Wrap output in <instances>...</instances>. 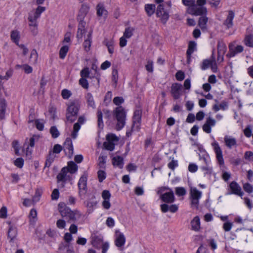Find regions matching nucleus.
<instances>
[{
	"instance_id": "a211bd4d",
	"label": "nucleus",
	"mask_w": 253,
	"mask_h": 253,
	"mask_svg": "<svg viewBox=\"0 0 253 253\" xmlns=\"http://www.w3.org/2000/svg\"><path fill=\"white\" fill-rule=\"evenodd\" d=\"M84 118L83 117H80L78 119V122L75 123L73 127V131L72 133V136L73 138H76L77 136L78 131L81 128V125L84 124Z\"/></svg>"
},
{
	"instance_id": "e2e57ef3",
	"label": "nucleus",
	"mask_w": 253,
	"mask_h": 253,
	"mask_svg": "<svg viewBox=\"0 0 253 253\" xmlns=\"http://www.w3.org/2000/svg\"><path fill=\"white\" fill-rule=\"evenodd\" d=\"M175 78L177 80L181 81L184 80L185 78L184 73L181 71H179L176 73Z\"/></svg>"
},
{
	"instance_id": "aec40b11",
	"label": "nucleus",
	"mask_w": 253,
	"mask_h": 253,
	"mask_svg": "<svg viewBox=\"0 0 253 253\" xmlns=\"http://www.w3.org/2000/svg\"><path fill=\"white\" fill-rule=\"evenodd\" d=\"M58 210L61 215L63 217L67 218L70 213L71 210L67 207L63 203H60L58 204Z\"/></svg>"
},
{
	"instance_id": "39448f33",
	"label": "nucleus",
	"mask_w": 253,
	"mask_h": 253,
	"mask_svg": "<svg viewBox=\"0 0 253 253\" xmlns=\"http://www.w3.org/2000/svg\"><path fill=\"white\" fill-rule=\"evenodd\" d=\"M118 140V138L115 134H108L106 135V140L103 143V146L107 150L113 151Z\"/></svg>"
},
{
	"instance_id": "c9c22d12",
	"label": "nucleus",
	"mask_w": 253,
	"mask_h": 253,
	"mask_svg": "<svg viewBox=\"0 0 253 253\" xmlns=\"http://www.w3.org/2000/svg\"><path fill=\"white\" fill-rule=\"evenodd\" d=\"M17 236V229L15 227L10 225L8 231V237L12 242Z\"/></svg>"
},
{
	"instance_id": "3c124183",
	"label": "nucleus",
	"mask_w": 253,
	"mask_h": 253,
	"mask_svg": "<svg viewBox=\"0 0 253 253\" xmlns=\"http://www.w3.org/2000/svg\"><path fill=\"white\" fill-rule=\"evenodd\" d=\"M186 190L183 187H176L175 193L178 196H182L186 194Z\"/></svg>"
},
{
	"instance_id": "680f3d73",
	"label": "nucleus",
	"mask_w": 253,
	"mask_h": 253,
	"mask_svg": "<svg viewBox=\"0 0 253 253\" xmlns=\"http://www.w3.org/2000/svg\"><path fill=\"white\" fill-rule=\"evenodd\" d=\"M84 33V27H79L77 34V38L79 39H82L83 35Z\"/></svg>"
},
{
	"instance_id": "69168bd1",
	"label": "nucleus",
	"mask_w": 253,
	"mask_h": 253,
	"mask_svg": "<svg viewBox=\"0 0 253 253\" xmlns=\"http://www.w3.org/2000/svg\"><path fill=\"white\" fill-rule=\"evenodd\" d=\"M0 217L6 218L7 217V208L5 207H2L0 210Z\"/></svg>"
},
{
	"instance_id": "9d476101",
	"label": "nucleus",
	"mask_w": 253,
	"mask_h": 253,
	"mask_svg": "<svg viewBox=\"0 0 253 253\" xmlns=\"http://www.w3.org/2000/svg\"><path fill=\"white\" fill-rule=\"evenodd\" d=\"M68 170L67 167L63 168L60 172L57 175V182H62V187L64 186V183L71 179L70 175H68Z\"/></svg>"
},
{
	"instance_id": "09e8293b",
	"label": "nucleus",
	"mask_w": 253,
	"mask_h": 253,
	"mask_svg": "<svg viewBox=\"0 0 253 253\" xmlns=\"http://www.w3.org/2000/svg\"><path fill=\"white\" fill-rule=\"evenodd\" d=\"M213 62V61L210 60H204L202 64L201 65V68L202 70H204L207 69H208L211 65V64Z\"/></svg>"
},
{
	"instance_id": "393cba45",
	"label": "nucleus",
	"mask_w": 253,
	"mask_h": 253,
	"mask_svg": "<svg viewBox=\"0 0 253 253\" xmlns=\"http://www.w3.org/2000/svg\"><path fill=\"white\" fill-rule=\"evenodd\" d=\"M224 140L225 145L230 149L237 145L236 139L234 137L226 135L224 137Z\"/></svg>"
},
{
	"instance_id": "f257e3e1",
	"label": "nucleus",
	"mask_w": 253,
	"mask_h": 253,
	"mask_svg": "<svg viewBox=\"0 0 253 253\" xmlns=\"http://www.w3.org/2000/svg\"><path fill=\"white\" fill-rule=\"evenodd\" d=\"M80 107V102L78 100H74L70 103L66 113V119L68 121L72 123L76 120Z\"/></svg>"
},
{
	"instance_id": "72a5a7b5",
	"label": "nucleus",
	"mask_w": 253,
	"mask_h": 253,
	"mask_svg": "<svg viewBox=\"0 0 253 253\" xmlns=\"http://www.w3.org/2000/svg\"><path fill=\"white\" fill-rule=\"evenodd\" d=\"M85 98L86 100L88 106L92 108H95V104L93 99V97L91 93L89 92L87 93L85 95Z\"/></svg>"
},
{
	"instance_id": "8fccbe9b",
	"label": "nucleus",
	"mask_w": 253,
	"mask_h": 253,
	"mask_svg": "<svg viewBox=\"0 0 253 253\" xmlns=\"http://www.w3.org/2000/svg\"><path fill=\"white\" fill-rule=\"evenodd\" d=\"M244 190L248 193H251L253 192V186L249 183H246L243 186Z\"/></svg>"
},
{
	"instance_id": "5fc2aeb1",
	"label": "nucleus",
	"mask_w": 253,
	"mask_h": 253,
	"mask_svg": "<svg viewBox=\"0 0 253 253\" xmlns=\"http://www.w3.org/2000/svg\"><path fill=\"white\" fill-rule=\"evenodd\" d=\"M38 24H36L35 25L32 23H29V26L30 27L31 32L34 36L38 34Z\"/></svg>"
},
{
	"instance_id": "5701e85b",
	"label": "nucleus",
	"mask_w": 253,
	"mask_h": 253,
	"mask_svg": "<svg viewBox=\"0 0 253 253\" xmlns=\"http://www.w3.org/2000/svg\"><path fill=\"white\" fill-rule=\"evenodd\" d=\"M235 16L234 12L230 10L228 12V14L227 16L226 19L224 22V25L226 26L227 28H230L233 26V19Z\"/></svg>"
},
{
	"instance_id": "052dcab7",
	"label": "nucleus",
	"mask_w": 253,
	"mask_h": 253,
	"mask_svg": "<svg viewBox=\"0 0 253 253\" xmlns=\"http://www.w3.org/2000/svg\"><path fill=\"white\" fill-rule=\"evenodd\" d=\"M245 135L247 137H250L252 135V128L250 126H248L244 130Z\"/></svg>"
},
{
	"instance_id": "a18cd8bd",
	"label": "nucleus",
	"mask_w": 253,
	"mask_h": 253,
	"mask_svg": "<svg viewBox=\"0 0 253 253\" xmlns=\"http://www.w3.org/2000/svg\"><path fill=\"white\" fill-rule=\"evenodd\" d=\"M133 31V29L132 28L127 27L126 28L123 37L127 39L130 38L132 35Z\"/></svg>"
},
{
	"instance_id": "2f4dec72",
	"label": "nucleus",
	"mask_w": 253,
	"mask_h": 253,
	"mask_svg": "<svg viewBox=\"0 0 253 253\" xmlns=\"http://www.w3.org/2000/svg\"><path fill=\"white\" fill-rule=\"evenodd\" d=\"M103 43L107 46L109 53L113 54L114 52V41L113 40L105 39Z\"/></svg>"
},
{
	"instance_id": "4d7b16f0",
	"label": "nucleus",
	"mask_w": 253,
	"mask_h": 253,
	"mask_svg": "<svg viewBox=\"0 0 253 253\" xmlns=\"http://www.w3.org/2000/svg\"><path fill=\"white\" fill-rule=\"evenodd\" d=\"M79 84L84 88L87 89L88 83L86 78H81L79 80Z\"/></svg>"
},
{
	"instance_id": "6e6d98bb",
	"label": "nucleus",
	"mask_w": 253,
	"mask_h": 253,
	"mask_svg": "<svg viewBox=\"0 0 253 253\" xmlns=\"http://www.w3.org/2000/svg\"><path fill=\"white\" fill-rule=\"evenodd\" d=\"M98 178L100 182H102L106 178V173L104 171L99 170L97 172Z\"/></svg>"
},
{
	"instance_id": "864d4df0",
	"label": "nucleus",
	"mask_w": 253,
	"mask_h": 253,
	"mask_svg": "<svg viewBox=\"0 0 253 253\" xmlns=\"http://www.w3.org/2000/svg\"><path fill=\"white\" fill-rule=\"evenodd\" d=\"M62 150V146L59 144H55L52 151H49V152H52L53 154H59Z\"/></svg>"
},
{
	"instance_id": "7ed1b4c3",
	"label": "nucleus",
	"mask_w": 253,
	"mask_h": 253,
	"mask_svg": "<svg viewBox=\"0 0 253 253\" xmlns=\"http://www.w3.org/2000/svg\"><path fill=\"white\" fill-rule=\"evenodd\" d=\"M45 10V7L39 6L36 9L30 11L28 17L29 23H32L35 25L36 24H38V19L40 17L41 14Z\"/></svg>"
},
{
	"instance_id": "ddd939ff",
	"label": "nucleus",
	"mask_w": 253,
	"mask_h": 253,
	"mask_svg": "<svg viewBox=\"0 0 253 253\" xmlns=\"http://www.w3.org/2000/svg\"><path fill=\"white\" fill-rule=\"evenodd\" d=\"M103 201L102 202V206L104 209L108 210L110 208L111 203L110 202V199L111 197V194L108 190H103L101 194Z\"/></svg>"
},
{
	"instance_id": "7c9ffc66",
	"label": "nucleus",
	"mask_w": 253,
	"mask_h": 253,
	"mask_svg": "<svg viewBox=\"0 0 253 253\" xmlns=\"http://www.w3.org/2000/svg\"><path fill=\"white\" fill-rule=\"evenodd\" d=\"M55 157V155L53 154L52 152H49L46 158L44 169L49 168L54 162Z\"/></svg>"
},
{
	"instance_id": "79ce46f5",
	"label": "nucleus",
	"mask_w": 253,
	"mask_h": 253,
	"mask_svg": "<svg viewBox=\"0 0 253 253\" xmlns=\"http://www.w3.org/2000/svg\"><path fill=\"white\" fill-rule=\"evenodd\" d=\"M245 44L249 47H253V35H250L246 37Z\"/></svg>"
},
{
	"instance_id": "423d86ee",
	"label": "nucleus",
	"mask_w": 253,
	"mask_h": 253,
	"mask_svg": "<svg viewBox=\"0 0 253 253\" xmlns=\"http://www.w3.org/2000/svg\"><path fill=\"white\" fill-rule=\"evenodd\" d=\"M87 176L82 175L78 182L79 194L81 197H84L87 192Z\"/></svg>"
},
{
	"instance_id": "58836bf2",
	"label": "nucleus",
	"mask_w": 253,
	"mask_h": 253,
	"mask_svg": "<svg viewBox=\"0 0 253 253\" xmlns=\"http://www.w3.org/2000/svg\"><path fill=\"white\" fill-rule=\"evenodd\" d=\"M67 168L68 172L70 173H75L78 170L77 165L73 161L68 162Z\"/></svg>"
},
{
	"instance_id": "6e6552de",
	"label": "nucleus",
	"mask_w": 253,
	"mask_h": 253,
	"mask_svg": "<svg viewBox=\"0 0 253 253\" xmlns=\"http://www.w3.org/2000/svg\"><path fill=\"white\" fill-rule=\"evenodd\" d=\"M214 151L216 154L217 161L220 166H224V162L223 158L222 150L218 143L214 141L211 143Z\"/></svg>"
},
{
	"instance_id": "dca6fc26",
	"label": "nucleus",
	"mask_w": 253,
	"mask_h": 253,
	"mask_svg": "<svg viewBox=\"0 0 253 253\" xmlns=\"http://www.w3.org/2000/svg\"><path fill=\"white\" fill-rule=\"evenodd\" d=\"M230 188L232 191L230 194H234L242 197L244 195V192L242 191V189L240 186L235 181H232L230 184Z\"/></svg>"
},
{
	"instance_id": "4be33fe9",
	"label": "nucleus",
	"mask_w": 253,
	"mask_h": 253,
	"mask_svg": "<svg viewBox=\"0 0 253 253\" xmlns=\"http://www.w3.org/2000/svg\"><path fill=\"white\" fill-rule=\"evenodd\" d=\"M96 14L98 17L105 18L108 14L107 10L105 8L103 4L98 3L96 7Z\"/></svg>"
},
{
	"instance_id": "9b49d317",
	"label": "nucleus",
	"mask_w": 253,
	"mask_h": 253,
	"mask_svg": "<svg viewBox=\"0 0 253 253\" xmlns=\"http://www.w3.org/2000/svg\"><path fill=\"white\" fill-rule=\"evenodd\" d=\"M182 86L180 84L174 83L171 86L170 92L174 99H177L180 98L182 94Z\"/></svg>"
},
{
	"instance_id": "412c9836",
	"label": "nucleus",
	"mask_w": 253,
	"mask_h": 253,
	"mask_svg": "<svg viewBox=\"0 0 253 253\" xmlns=\"http://www.w3.org/2000/svg\"><path fill=\"white\" fill-rule=\"evenodd\" d=\"M191 230L198 232L201 229L200 218L198 216H195L190 222Z\"/></svg>"
},
{
	"instance_id": "603ef678",
	"label": "nucleus",
	"mask_w": 253,
	"mask_h": 253,
	"mask_svg": "<svg viewBox=\"0 0 253 253\" xmlns=\"http://www.w3.org/2000/svg\"><path fill=\"white\" fill-rule=\"evenodd\" d=\"M50 132L52 136L55 138L59 136V132L55 126H52L50 129Z\"/></svg>"
},
{
	"instance_id": "a19ab883",
	"label": "nucleus",
	"mask_w": 253,
	"mask_h": 253,
	"mask_svg": "<svg viewBox=\"0 0 253 253\" xmlns=\"http://www.w3.org/2000/svg\"><path fill=\"white\" fill-rule=\"evenodd\" d=\"M89 7L86 4H83L80 10V16L84 17L88 12Z\"/></svg>"
},
{
	"instance_id": "20e7f679",
	"label": "nucleus",
	"mask_w": 253,
	"mask_h": 253,
	"mask_svg": "<svg viewBox=\"0 0 253 253\" xmlns=\"http://www.w3.org/2000/svg\"><path fill=\"white\" fill-rule=\"evenodd\" d=\"M202 192L196 188H191L190 192V198L191 207L198 208L199 199L201 198Z\"/></svg>"
},
{
	"instance_id": "b1692460",
	"label": "nucleus",
	"mask_w": 253,
	"mask_h": 253,
	"mask_svg": "<svg viewBox=\"0 0 253 253\" xmlns=\"http://www.w3.org/2000/svg\"><path fill=\"white\" fill-rule=\"evenodd\" d=\"M196 45L195 42L191 41L189 42L188 49L186 52L188 62L190 61L191 54L196 50Z\"/></svg>"
},
{
	"instance_id": "37998d69",
	"label": "nucleus",
	"mask_w": 253,
	"mask_h": 253,
	"mask_svg": "<svg viewBox=\"0 0 253 253\" xmlns=\"http://www.w3.org/2000/svg\"><path fill=\"white\" fill-rule=\"evenodd\" d=\"M69 47L67 45L62 46L59 51V56L61 59H64L68 52Z\"/></svg>"
},
{
	"instance_id": "0e129e2a",
	"label": "nucleus",
	"mask_w": 253,
	"mask_h": 253,
	"mask_svg": "<svg viewBox=\"0 0 253 253\" xmlns=\"http://www.w3.org/2000/svg\"><path fill=\"white\" fill-rule=\"evenodd\" d=\"M146 69L148 72H153V62L152 61L149 60L147 61V63L145 66Z\"/></svg>"
},
{
	"instance_id": "f03ea898",
	"label": "nucleus",
	"mask_w": 253,
	"mask_h": 253,
	"mask_svg": "<svg viewBox=\"0 0 253 253\" xmlns=\"http://www.w3.org/2000/svg\"><path fill=\"white\" fill-rule=\"evenodd\" d=\"M114 115L117 121L116 129L119 130L125 126L126 117V112L122 106H119L116 108Z\"/></svg>"
},
{
	"instance_id": "cd10ccee",
	"label": "nucleus",
	"mask_w": 253,
	"mask_h": 253,
	"mask_svg": "<svg viewBox=\"0 0 253 253\" xmlns=\"http://www.w3.org/2000/svg\"><path fill=\"white\" fill-rule=\"evenodd\" d=\"M112 164L115 167L122 169L124 167V159L121 156H116L112 159Z\"/></svg>"
},
{
	"instance_id": "f8f14e48",
	"label": "nucleus",
	"mask_w": 253,
	"mask_h": 253,
	"mask_svg": "<svg viewBox=\"0 0 253 253\" xmlns=\"http://www.w3.org/2000/svg\"><path fill=\"white\" fill-rule=\"evenodd\" d=\"M229 49L227 56L230 58L235 56L238 53L242 52L244 50V47L240 45L235 46L234 43H230L229 45Z\"/></svg>"
},
{
	"instance_id": "c85d7f7f",
	"label": "nucleus",
	"mask_w": 253,
	"mask_h": 253,
	"mask_svg": "<svg viewBox=\"0 0 253 253\" xmlns=\"http://www.w3.org/2000/svg\"><path fill=\"white\" fill-rule=\"evenodd\" d=\"M6 108V102L4 99L0 100V119L3 120L5 118V113Z\"/></svg>"
},
{
	"instance_id": "ea45409f",
	"label": "nucleus",
	"mask_w": 253,
	"mask_h": 253,
	"mask_svg": "<svg viewBox=\"0 0 253 253\" xmlns=\"http://www.w3.org/2000/svg\"><path fill=\"white\" fill-rule=\"evenodd\" d=\"M208 19L206 16H201L198 22V25L202 29H206Z\"/></svg>"
},
{
	"instance_id": "1a4fd4ad",
	"label": "nucleus",
	"mask_w": 253,
	"mask_h": 253,
	"mask_svg": "<svg viewBox=\"0 0 253 253\" xmlns=\"http://www.w3.org/2000/svg\"><path fill=\"white\" fill-rule=\"evenodd\" d=\"M156 15L158 17L160 18L161 21L163 24L166 23L169 18L168 12L164 9L163 5L161 4L157 8Z\"/></svg>"
},
{
	"instance_id": "f704fd0d",
	"label": "nucleus",
	"mask_w": 253,
	"mask_h": 253,
	"mask_svg": "<svg viewBox=\"0 0 253 253\" xmlns=\"http://www.w3.org/2000/svg\"><path fill=\"white\" fill-rule=\"evenodd\" d=\"M226 50L225 43L222 41H219L217 43V54H224Z\"/></svg>"
},
{
	"instance_id": "49530a36",
	"label": "nucleus",
	"mask_w": 253,
	"mask_h": 253,
	"mask_svg": "<svg viewBox=\"0 0 253 253\" xmlns=\"http://www.w3.org/2000/svg\"><path fill=\"white\" fill-rule=\"evenodd\" d=\"M107 156H100L98 158V166L100 168H104L106 161Z\"/></svg>"
},
{
	"instance_id": "338daca9",
	"label": "nucleus",
	"mask_w": 253,
	"mask_h": 253,
	"mask_svg": "<svg viewBox=\"0 0 253 253\" xmlns=\"http://www.w3.org/2000/svg\"><path fill=\"white\" fill-rule=\"evenodd\" d=\"M182 3L185 6L193 7L195 4V0H182Z\"/></svg>"
},
{
	"instance_id": "bb28decb",
	"label": "nucleus",
	"mask_w": 253,
	"mask_h": 253,
	"mask_svg": "<svg viewBox=\"0 0 253 253\" xmlns=\"http://www.w3.org/2000/svg\"><path fill=\"white\" fill-rule=\"evenodd\" d=\"M81 216V213L77 211H71L68 216L66 218L68 221H75L79 219Z\"/></svg>"
},
{
	"instance_id": "4468645a",
	"label": "nucleus",
	"mask_w": 253,
	"mask_h": 253,
	"mask_svg": "<svg viewBox=\"0 0 253 253\" xmlns=\"http://www.w3.org/2000/svg\"><path fill=\"white\" fill-rule=\"evenodd\" d=\"M215 124L216 121L212 117H209L203 126V131L207 133H210L211 131V127L214 126Z\"/></svg>"
},
{
	"instance_id": "6ab92c4d",
	"label": "nucleus",
	"mask_w": 253,
	"mask_h": 253,
	"mask_svg": "<svg viewBox=\"0 0 253 253\" xmlns=\"http://www.w3.org/2000/svg\"><path fill=\"white\" fill-rule=\"evenodd\" d=\"M160 198L163 202L167 203H173L175 200L174 196L172 191L162 194Z\"/></svg>"
},
{
	"instance_id": "0eeeda50",
	"label": "nucleus",
	"mask_w": 253,
	"mask_h": 253,
	"mask_svg": "<svg viewBox=\"0 0 253 253\" xmlns=\"http://www.w3.org/2000/svg\"><path fill=\"white\" fill-rule=\"evenodd\" d=\"M142 111L141 110H136L134 112L133 117V125L132 129L134 131H138L140 128Z\"/></svg>"
},
{
	"instance_id": "f3484780",
	"label": "nucleus",
	"mask_w": 253,
	"mask_h": 253,
	"mask_svg": "<svg viewBox=\"0 0 253 253\" xmlns=\"http://www.w3.org/2000/svg\"><path fill=\"white\" fill-rule=\"evenodd\" d=\"M103 237L101 235H93L91 236V244L96 248L99 249L103 243Z\"/></svg>"
},
{
	"instance_id": "4c0bfd02",
	"label": "nucleus",
	"mask_w": 253,
	"mask_h": 253,
	"mask_svg": "<svg viewBox=\"0 0 253 253\" xmlns=\"http://www.w3.org/2000/svg\"><path fill=\"white\" fill-rule=\"evenodd\" d=\"M91 33L90 32L87 35V38L84 40V49L88 51L90 50V47L91 46Z\"/></svg>"
},
{
	"instance_id": "774afa93",
	"label": "nucleus",
	"mask_w": 253,
	"mask_h": 253,
	"mask_svg": "<svg viewBox=\"0 0 253 253\" xmlns=\"http://www.w3.org/2000/svg\"><path fill=\"white\" fill-rule=\"evenodd\" d=\"M106 225L109 227H113L115 225V221L113 218L109 217L106 221Z\"/></svg>"
},
{
	"instance_id": "bf43d9fd",
	"label": "nucleus",
	"mask_w": 253,
	"mask_h": 253,
	"mask_svg": "<svg viewBox=\"0 0 253 253\" xmlns=\"http://www.w3.org/2000/svg\"><path fill=\"white\" fill-rule=\"evenodd\" d=\"M89 70L88 68L83 69L81 72V76L82 78H86L89 77Z\"/></svg>"
},
{
	"instance_id": "a878e982",
	"label": "nucleus",
	"mask_w": 253,
	"mask_h": 253,
	"mask_svg": "<svg viewBox=\"0 0 253 253\" xmlns=\"http://www.w3.org/2000/svg\"><path fill=\"white\" fill-rule=\"evenodd\" d=\"M115 242L117 247L119 248L123 247L126 242V238L124 235L122 233H119L117 235Z\"/></svg>"
},
{
	"instance_id": "13d9d810",
	"label": "nucleus",
	"mask_w": 253,
	"mask_h": 253,
	"mask_svg": "<svg viewBox=\"0 0 253 253\" xmlns=\"http://www.w3.org/2000/svg\"><path fill=\"white\" fill-rule=\"evenodd\" d=\"M24 164V160L22 158H18L14 161V165L19 168H22Z\"/></svg>"
},
{
	"instance_id": "c756f323",
	"label": "nucleus",
	"mask_w": 253,
	"mask_h": 253,
	"mask_svg": "<svg viewBox=\"0 0 253 253\" xmlns=\"http://www.w3.org/2000/svg\"><path fill=\"white\" fill-rule=\"evenodd\" d=\"M63 148L65 150H68L70 154L73 153V146L72 141L70 138H67L63 144Z\"/></svg>"
},
{
	"instance_id": "473e14b6",
	"label": "nucleus",
	"mask_w": 253,
	"mask_h": 253,
	"mask_svg": "<svg viewBox=\"0 0 253 253\" xmlns=\"http://www.w3.org/2000/svg\"><path fill=\"white\" fill-rule=\"evenodd\" d=\"M10 38L13 42L17 45H19V41L20 39L19 32L17 30H12L10 33Z\"/></svg>"
},
{
	"instance_id": "e433bc0d",
	"label": "nucleus",
	"mask_w": 253,
	"mask_h": 253,
	"mask_svg": "<svg viewBox=\"0 0 253 253\" xmlns=\"http://www.w3.org/2000/svg\"><path fill=\"white\" fill-rule=\"evenodd\" d=\"M145 9L149 16L153 15L155 11L156 7L155 4H147L145 5Z\"/></svg>"
},
{
	"instance_id": "de8ad7c7",
	"label": "nucleus",
	"mask_w": 253,
	"mask_h": 253,
	"mask_svg": "<svg viewBox=\"0 0 253 253\" xmlns=\"http://www.w3.org/2000/svg\"><path fill=\"white\" fill-rule=\"evenodd\" d=\"M72 95V92L70 90L64 89L61 91V96L64 99H68Z\"/></svg>"
},
{
	"instance_id": "c03bdc74",
	"label": "nucleus",
	"mask_w": 253,
	"mask_h": 253,
	"mask_svg": "<svg viewBox=\"0 0 253 253\" xmlns=\"http://www.w3.org/2000/svg\"><path fill=\"white\" fill-rule=\"evenodd\" d=\"M98 126L100 128H102L104 126L102 121V112L98 110L97 111Z\"/></svg>"
},
{
	"instance_id": "2eb2a0df",
	"label": "nucleus",
	"mask_w": 253,
	"mask_h": 253,
	"mask_svg": "<svg viewBox=\"0 0 253 253\" xmlns=\"http://www.w3.org/2000/svg\"><path fill=\"white\" fill-rule=\"evenodd\" d=\"M189 13L193 15H202L206 14L207 8L204 6H199L195 4L189 9Z\"/></svg>"
}]
</instances>
